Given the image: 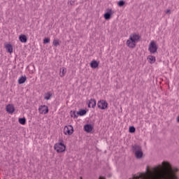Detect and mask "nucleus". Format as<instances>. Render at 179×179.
I'll list each match as a JSON object with an SVG mask.
<instances>
[{"label":"nucleus","instance_id":"26","mask_svg":"<svg viewBox=\"0 0 179 179\" xmlns=\"http://www.w3.org/2000/svg\"><path fill=\"white\" fill-rule=\"evenodd\" d=\"M71 117L76 118L78 117V116H76V112H75V111L71 112Z\"/></svg>","mask_w":179,"mask_h":179},{"label":"nucleus","instance_id":"1","mask_svg":"<svg viewBox=\"0 0 179 179\" xmlns=\"http://www.w3.org/2000/svg\"><path fill=\"white\" fill-rule=\"evenodd\" d=\"M178 168L173 166L167 161H164L161 164L151 168L150 171L148 167L146 173H141L138 176H134L129 179H178Z\"/></svg>","mask_w":179,"mask_h":179},{"label":"nucleus","instance_id":"3","mask_svg":"<svg viewBox=\"0 0 179 179\" xmlns=\"http://www.w3.org/2000/svg\"><path fill=\"white\" fill-rule=\"evenodd\" d=\"M133 150L135 151V156L136 159H142V157H143V152H142V148L141 145H133Z\"/></svg>","mask_w":179,"mask_h":179},{"label":"nucleus","instance_id":"2","mask_svg":"<svg viewBox=\"0 0 179 179\" xmlns=\"http://www.w3.org/2000/svg\"><path fill=\"white\" fill-rule=\"evenodd\" d=\"M139 38H141L139 34H131L127 41L126 45L129 48H135V47H136V43L139 41Z\"/></svg>","mask_w":179,"mask_h":179},{"label":"nucleus","instance_id":"16","mask_svg":"<svg viewBox=\"0 0 179 179\" xmlns=\"http://www.w3.org/2000/svg\"><path fill=\"white\" fill-rule=\"evenodd\" d=\"M5 47L8 52H10V54H12V52H13V47H12V45L7 44Z\"/></svg>","mask_w":179,"mask_h":179},{"label":"nucleus","instance_id":"9","mask_svg":"<svg viewBox=\"0 0 179 179\" xmlns=\"http://www.w3.org/2000/svg\"><path fill=\"white\" fill-rule=\"evenodd\" d=\"M39 114H48V106L41 105L38 108Z\"/></svg>","mask_w":179,"mask_h":179},{"label":"nucleus","instance_id":"15","mask_svg":"<svg viewBox=\"0 0 179 179\" xmlns=\"http://www.w3.org/2000/svg\"><path fill=\"white\" fill-rule=\"evenodd\" d=\"M65 75H66V68L62 67L60 69V71H59V76L61 78H64Z\"/></svg>","mask_w":179,"mask_h":179},{"label":"nucleus","instance_id":"27","mask_svg":"<svg viewBox=\"0 0 179 179\" xmlns=\"http://www.w3.org/2000/svg\"><path fill=\"white\" fill-rule=\"evenodd\" d=\"M165 13L166 15H170L171 13V10L170 9L166 10Z\"/></svg>","mask_w":179,"mask_h":179},{"label":"nucleus","instance_id":"8","mask_svg":"<svg viewBox=\"0 0 179 179\" xmlns=\"http://www.w3.org/2000/svg\"><path fill=\"white\" fill-rule=\"evenodd\" d=\"M97 106L98 108H100V110H106V108L108 107V103L104 100H101L98 101Z\"/></svg>","mask_w":179,"mask_h":179},{"label":"nucleus","instance_id":"4","mask_svg":"<svg viewBox=\"0 0 179 179\" xmlns=\"http://www.w3.org/2000/svg\"><path fill=\"white\" fill-rule=\"evenodd\" d=\"M54 148L57 153H62L66 150V146L62 143H57L55 145Z\"/></svg>","mask_w":179,"mask_h":179},{"label":"nucleus","instance_id":"10","mask_svg":"<svg viewBox=\"0 0 179 179\" xmlns=\"http://www.w3.org/2000/svg\"><path fill=\"white\" fill-rule=\"evenodd\" d=\"M6 110L7 113L13 114V113H15V106H13V105L8 104L6 106Z\"/></svg>","mask_w":179,"mask_h":179},{"label":"nucleus","instance_id":"17","mask_svg":"<svg viewBox=\"0 0 179 179\" xmlns=\"http://www.w3.org/2000/svg\"><path fill=\"white\" fill-rule=\"evenodd\" d=\"M26 80H27V78H26V76H21L18 79V83H19V85H22V83H24V82H26Z\"/></svg>","mask_w":179,"mask_h":179},{"label":"nucleus","instance_id":"23","mask_svg":"<svg viewBox=\"0 0 179 179\" xmlns=\"http://www.w3.org/2000/svg\"><path fill=\"white\" fill-rule=\"evenodd\" d=\"M135 131H136V129L133 126L130 127L129 129V131L130 132V134H134Z\"/></svg>","mask_w":179,"mask_h":179},{"label":"nucleus","instance_id":"22","mask_svg":"<svg viewBox=\"0 0 179 179\" xmlns=\"http://www.w3.org/2000/svg\"><path fill=\"white\" fill-rule=\"evenodd\" d=\"M77 114L79 115H85L86 114V110H80L79 112H77Z\"/></svg>","mask_w":179,"mask_h":179},{"label":"nucleus","instance_id":"24","mask_svg":"<svg viewBox=\"0 0 179 179\" xmlns=\"http://www.w3.org/2000/svg\"><path fill=\"white\" fill-rule=\"evenodd\" d=\"M117 5H118V6H120V7L124 6V5H125V1H118Z\"/></svg>","mask_w":179,"mask_h":179},{"label":"nucleus","instance_id":"29","mask_svg":"<svg viewBox=\"0 0 179 179\" xmlns=\"http://www.w3.org/2000/svg\"><path fill=\"white\" fill-rule=\"evenodd\" d=\"M99 179H106V178L100 176Z\"/></svg>","mask_w":179,"mask_h":179},{"label":"nucleus","instance_id":"18","mask_svg":"<svg viewBox=\"0 0 179 179\" xmlns=\"http://www.w3.org/2000/svg\"><path fill=\"white\" fill-rule=\"evenodd\" d=\"M19 40L21 43H27V37H26V35H20Z\"/></svg>","mask_w":179,"mask_h":179},{"label":"nucleus","instance_id":"12","mask_svg":"<svg viewBox=\"0 0 179 179\" xmlns=\"http://www.w3.org/2000/svg\"><path fill=\"white\" fill-rule=\"evenodd\" d=\"M99 62L96 60H92L90 63V66L93 69H96V68H99Z\"/></svg>","mask_w":179,"mask_h":179},{"label":"nucleus","instance_id":"11","mask_svg":"<svg viewBox=\"0 0 179 179\" xmlns=\"http://www.w3.org/2000/svg\"><path fill=\"white\" fill-rule=\"evenodd\" d=\"M84 129L85 132L90 133L93 131V126H92V124H85L84 126Z\"/></svg>","mask_w":179,"mask_h":179},{"label":"nucleus","instance_id":"13","mask_svg":"<svg viewBox=\"0 0 179 179\" xmlns=\"http://www.w3.org/2000/svg\"><path fill=\"white\" fill-rule=\"evenodd\" d=\"M88 107L90 108V107H92V108H94V107H96V99H91L90 101H89Z\"/></svg>","mask_w":179,"mask_h":179},{"label":"nucleus","instance_id":"28","mask_svg":"<svg viewBox=\"0 0 179 179\" xmlns=\"http://www.w3.org/2000/svg\"><path fill=\"white\" fill-rule=\"evenodd\" d=\"M176 120H177V122H179V116L177 117Z\"/></svg>","mask_w":179,"mask_h":179},{"label":"nucleus","instance_id":"6","mask_svg":"<svg viewBox=\"0 0 179 179\" xmlns=\"http://www.w3.org/2000/svg\"><path fill=\"white\" fill-rule=\"evenodd\" d=\"M72 134H73V127L72 125H68L64 128V135H72Z\"/></svg>","mask_w":179,"mask_h":179},{"label":"nucleus","instance_id":"30","mask_svg":"<svg viewBox=\"0 0 179 179\" xmlns=\"http://www.w3.org/2000/svg\"><path fill=\"white\" fill-rule=\"evenodd\" d=\"M80 179H82V177H80Z\"/></svg>","mask_w":179,"mask_h":179},{"label":"nucleus","instance_id":"7","mask_svg":"<svg viewBox=\"0 0 179 179\" xmlns=\"http://www.w3.org/2000/svg\"><path fill=\"white\" fill-rule=\"evenodd\" d=\"M113 15H114V11H113V9L108 8L106 9V13L103 15V17L106 20H110Z\"/></svg>","mask_w":179,"mask_h":179},{"label":"nucleus","instance_id":"19","mask_svg":"<svg viewBox=\"0 0 179 179\" xmlns=\"http://www.w3.org/2000/svg\"><path fill=\"white\" fill-rule=\"evenodd\" d=\"M51 97H52V93L47 92L45 94V96H44L45 100H50V99H51Z\"/></svg>","mask_w":179,"mask_h":179},{"label":"nucleus","instance_id":"14","mask_svg":"<svg viewBox=\"0 0 179 179\" xmlns=\"http://www.w3.org/2000/svg\"><path fill=\"white\" fill-rule=\"evenodd\" d=\"M147 59L150 64H155L156 62V57L155 56L149 55Z\"/></svg>","mask_w":179,"mask_h":179},{"label":"nucleus","instance_id":"20","mask_svg":"<svg viewBox=\"0 0 179 179\" xmlns=\"http://www.w3.org/2000/svg\"><path fill=\"white\" fill-rule=\"evenodd\" d=\"M52 44L55 47H58V45H59V44H61V42L59 41V39L55 38L53 40Z\"/></svg>","mask_w":179,"mask_h":179},{"label":"nucleus","instance_id":"21","mask_svg":"<svg viewBox=\"0 0 179 179\" xmlns=\"http://www.w3.org/2000/svg\"><path fill=\"white\" fill-rule=\"evenodd\" d=\"M18 122L21 124V125H24L26 124V118H19Z\"/></svg>","mask_w":179,"mask_h":179},{"label":"nucleus","instance_id":"5","mask_svg":"<svg viewBox=\"0 0 179 179\" xmlns=\"http://www.w3.org/2000/svg\"><path fill=\"white\" fill-rule=\"evenodd\" d=\"M148 51H150V54H155L157 52V44L155 41H151L148 47Z\"/></svg>","mask_w":179,"mask_h":179},{"label":"nucleus","instance_id":"25","mask_svg":"<svg viewBox=\"0 0 179 179\" xmlns=\"http://www.w3.org/2000/svg\"><path fill=\"white\" fill-rule=\"evenodd\" d=\"M50 38H45L43 40V44H48V43H50Z\"/></svg>","mask_w":179,"mask_h":179}]
</instances>
